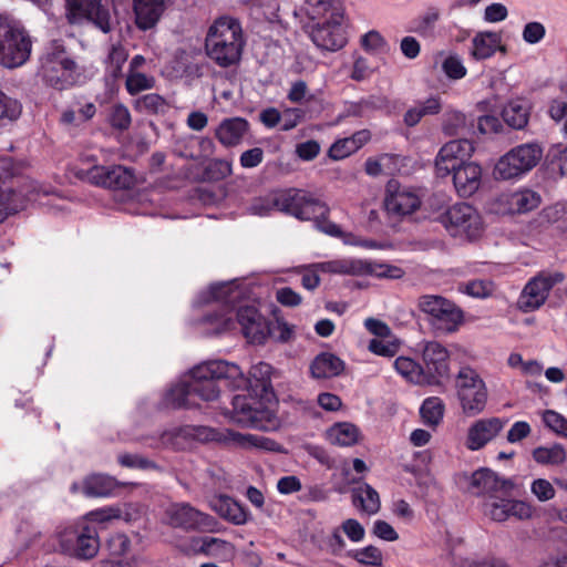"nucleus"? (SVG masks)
I'll return each mask as SVG.
<instances>
[{"label": "nucleus", "mask_w": 567, "mask_h": 567, "mask_svg": "<svg viewBox=\"0 0 567 567\" xmlns=\"http://www.w3.org/2000/svg\"><path fill=\"white\" fill-rule=\"evenodd\" d=\"M165 4L158 0H134L135 22L138 29L148 30L159 20Z\"/></svg>", "instance_id": "nucleus-33"}, {"label": "nucleus", "mask_w": 567, "mask_h": 567, "mask_svg": "<svg viewBox=\"0 0 567 567\" xmlns=\"http://www.w3.org/2000/svg\"><path fill=\"white\" fill-rule=\"evenodd\" d=\"M508 18V9L504 3L492 2L483 11V20L486 23H499Z\"/></svg>", "instance_id": "nucleus-59"}, {"label": "nucleus", "mask_w": 567, "mask_h": 567, "mask_svg": "<svg viewBox=\"0 0 567 567\" xmlns=\"http://www.w3.org/2000/svg\"><path fill=\"white\" fill-rule=\"evenodd\" d=\"M302 10L311 20H319L309 31L318 48L337 51L346 45L342 29L346 10L340 0H305Z\"/></svg>", "instance_id": "nucleus-1"}, {"label": "nucleus", "mask_w": 567, "mask_h": 567, "mask_svg": "<svg viewBox=\"0 0 567 567\" xmlns=\"http://www.w3.org/2000/svg\"><path fill=\"white\" fill-rule=\"evenodd\" d=\"M21 114V104L0 91V125L17 120Z\"/></svg>", "instance_id": "nucleus-53"}, {"label": "nucleus", "mask_w": 567, "mask_h": 567, "mask_svg": "<svg viewBox=\"0 0 567 567\" xmlns=\"http://www.w3.org/2000/svg\"><path fill=\"white\" fill-rule=\"evenodd\" d=\"M422 346L423 371L429 379L427 384L436 383L449 374L450 354L447 349L436 341H426Z\"/></svg>", "instance_id": "nucleus-22"}, {"label": "nucleus", "mask_w": 567, "mask_h": 567, "mask_svg": "<svg viewBox=\"0 0 567 567\" xmlns=\"http://www.w3.org/2000/svg\"><path fill=\"white\" fill-rule=\"evenodd\" d=\"M453 186L461 197L474 195L482 185L483 171L481 165L466 162L452 174Z\"/></svg>", "instance_id": "nucleus-27"}, {"label": "nucleus", "mask_w": 567, "mask_h": 567, "mask_svg": "<svg viewBox=\"0 0 567 567\" xmlns=\"http://www.w3.org/2000/svg\"><path fill=\"white\" fill-rule=\"evenodd\" d=\"M354 152H357V150L353 141L350 137H344L336 141L331 145L329 148V156L332 159L339 161L350 156Z\"/></svg>", "instance_id": "nucleus-61"}, {"label": "nucleus", "mask_w": 567, "mask_h": 567, "mask_svg": "<svg viewBox=\"0 0 567 567\" xmlns=\"http://www.w3.org/2000/svg\"><path fill=\"white\" fill-rule=\"evenodd\" d=\"M236 317L243 334L250 343L265 342L269 332L268 324L255 307H240Z\"/></svg>", "instance_id": "nucleus-25"}, {"label": "nucleus", "mask_w": 567, "mask_h": 567, "mask_svg": "<svg viewBox=\"0 0 567 567\" xmlns=\"http://www.w3.org/2000/svg\"><path fill=\"white\" fill-rule=\"evenodd\" d=\"M66 18L70 23L87 19L105 33L111 29L110 13L101 0H66Z\"/></svg>", "instance_id": "nucleus-18"}, {"label": "nucleus", "mask_w": 567, "mask_h": 567, "mask_svg": "<svg viewBox=\"0 0 567 567\" xmlns=\"http://www.w3.org/2000/svg\"><path fill=\"white\" fill-rule=\"evenodd\" d=\"M128 53L121 44L112 45L106 58V74L112 79H118L122 75V69L127 61Z\"/></svg>", "instance_id": "nucleus-46"}, {"label": "nucleus", "mask_w": 567, "mask_h": 567, "mask_svg": "<svg viewBox=\"0 0 567 567\" xmlns=\"http://www.w3.org/2000/svg\"><path fill=\"white\" fill-rule=\"evenodd\" d=\"M114 482L111 477L94 474L87 476L82 484V493L87 497H103L111 494Z\"/></svg>", "instance_id": "nucleus-42"}, {"label": "nucleus", "mask_w": 567, "mask_h": 567, "mask_svg": "<svg viewBox=\"0 0 567 567\" xmlns=\"http://www.w3.org/2000/svg\"><path fill=\"white\" fill-rule=\"evenodd\" d=\"M542 420L547 429L556 435L567 439V417L555 410H545Z\"/></svg>", "instance_id": "nucleus-52"}, {"label": "nucleus", "mask_w": 567, "mask_h": 567, "mask_svg": "<svg viewBox=\"0 0 567 567\" xmlns=\"http://www.w3.org/2000/svg\"><path fill=\"white\" fill-rule=\"evenodd\" d=\"M456 394L466 416L482 413L486 406L488 392L484 380L470 367L460 369L456 375Z\"/></svg>", "instance_id": "nucleus-11"}, {"label": "nucleus", "mask_w": 567, "mask_h": 567, "mask_svg": "<svg viewBox=\"0 0 567 567\" xmlns=\"http://www.w3.org/2000/svg\"><path fill=\"white\" fill-rule=\"evenodd\" d=\"M327 207L319 199L313 198L308 193L303 192V199L300 203L297 218L299 219H312L324 216Z\"/></svg>", "instance_id": "nucleus-48"}, {"label": "nucleus", "mask_w": 567, "mask_h": 567, "mask_svg": "<svg viewBox=\"0 0 567 567\" xmlns=\"http://www.w3.org/2000/svg\"><path fill=\"white\" fill-rule=\"evenodd\" d=\"M155 86V79L140 71L128 70L125 81V87L128 94L136 95L142 91L151 90Z\"/></svg>", "instance_id": "nucleus-47"}, {"label": "nucleus", "mask_w": 567, "mask_h": 567, "mask_svg": "<svg viewBox=\"0 0 567 567\" xmlns=\"http://www.w3.org/2000/svg\"><path fill=\"white\" fill-rule=\"evenodd\" d=\"M445 404L442 399L431 396L423 401L420 408V414L425 425L435 429L443 420Z\"/></svg>", "instance_id": "nucleus-41"}, {"label": "nucleus", "mask_w": 567, "mask_h": 567, "mask_svg": "<svg viewBox=\"0 0 567 567\" xmlns=\"http://www.w3.org/2000/svg\"><path fill=\"white\" fill-rule=\"evenodd\" d=\"M420 193L409 186H401L391 181L386 186L384 206L389 214L406 216L416 212L421 206Z\"/></svg>", "instance_id": "nucleus-17"}, {"label": "nucleus", "mask_w": 567, "mask_h": 567, "mask_svg": "<svg viewBox=\"0 0 567 567\" xmlns=\"http://www.w3.org/2000/svg\"><path fill=\"white\" fill-rule=\"evenodd\" d=\"M442 70L452 80H460L466 75V68L457 54L446 55L442 61Z\"/></svg>", "instance_id": "nucleus-56"}, {"label": "nucleus", "mask_w": 567, "mask_h": 567, "mask_svg": "<svg viewBox=\"0 0 567 567\" xmlns=\"http://www.w3.org/2000/svg\"><path fill=\"white\" fill-rule=\"evenodd\" d=\"M276 210L274 194L255 198L248 206V213L255 216H267Z\"/></svg>", "instance_id": "nucleus-58"}, {"label": "nucleus", "mask_w": 567, "mask_h": 567, "mask_svg": "<svg viewBox=\"0 0 567 567\" xmlns=\"http://www.w3.org/2000/svg\"><path fill=\"white\" fill-rule=\"evenodd\" d=\"M134 107L142 113L158 114L166 111L167 103L161 95L150 93L135 100Z\"/></svg>", "instance_id": "nucleus-49"}, {"label": "nucleus", "mask_w": 567, "mask_h": 567, "mask_svg": "<svg viewBox=\"0 0 567 567\" xmlns=\"http://www.w3.org/2000/svg\"><path fill=\"white\" fill-rule=\"evenodd\" d=\"M400 342L398 340L389 341L381 339H372L369 343V350L374 354L382 357H393L399 351Z\"/></svg>", "instance_id": "nucleus-60"}, {"label": "nucleus", "mask_w": 567, "mask_h": 567, "mask_svg": "<svg viewBox=\"0 0 567 567\" xmlns=\"http://www.w3.org/2000/svg\"><path fill=\"white\" fill-rule=\"evenodd\" d=\"M540 195L526 187L498 194L488 204L491 213L496 215L527 214L539 207Z\"/></svg>", "instance_id": "nucleus-14"}, {"label": "nucleus", "mask_w": 567, "mask_h": 567, "mask_svg": "<svg viewBox=\"0 0 567 567\" xmlns=\"http://www.w3.org/2000/svg\"><path fill=\"white\" fill-rule=\"evenodd\" d=\"M298 272L302 276L301 284L303 288L313 290L320 285L319 272L321 270L316 267V264L300 266Z\"/></svg>", "instance_id": "nucleus-62"}, {"label": "nucleus", "mask_w": 567, "mask_h": 567, "mask_svg": "<svg viewBox=\"0 0 567 567\" xmlns=\"http://www.w3.org/2000/svg\"><path fill=\"white\" fill-rule=\"evenodd\" d=\"M533 460L544 466H560L567 461V452L560 443L538 446L532 452Z\"/></svg>", "instance_id": "nucleus-39"}, {"label": "nucleus", "mask_w": 567, "mask_h": 567, "mask_svg": "<svg viewBox=\"0 0 567 567\" xmlns=\"http://www.w3.org/2000/svg\"><path fill=\"white\" fill-rule=\"evenodd\" d=\"M86 178L94 185L113 189H128L135 183L133 172L122 165L93 166L86 172Z\"/></svg>", "instance_id": "nucleus-20"}, {"label": "nucleus", "mask_w": 567, "mask_h": 567, "mask_svg": "<svg viewBox=\"0 0 567 567\" xmlns=\"http://www.w3.org/2000/svg\"><path fill=\"white\" fill-rule=\"evenodd\" d=\"M474 145L468 140H453L445 143L434 159V171L437 177L444 178L453 174L474 153Z\"/></svg>", "instance_id": "nucleus-15"}, {"label": "nucleus", "mask_w": 567, "mask_h": 567, "mask_svg": "<svg viewBox=\"0 0 567 567\" xmlns=\"http://www.w3.org/2000/svg\"><path fill=\"white\" fill-rule=\"evenodd\" d=\"M362 49L373 55L388 52L389 44L384 37L377 30H370L360 38Z\"/></svg>", "instance_id": "nucleus-50"}, {"label": "nucleus", "mask_w": 567, "mask_h": 567, "mask_svg": "<svg viewBox=\"0 0 567 567\" xmlns=\"http://www.w3.org/2000/svg\"><path fill=\"white\" fill-rule=\"evenodd\" d=\"M353 505L368 515L377 514L381 503L378 492L369 484L358 486L352 491Z\"/></svg>", "instance_id": "nucleus-37"}, {"label": "nucleus", "mask_w": 567, "mask_h": 567, "mask_svg": "<svg viewBox=\"0 0 567 567\" xmlns=\"http://www.w3.org/2000/svg\"><path fill=\"white\" fill-rule=\"evenodd\" d=\"M530 491L539 502H547L555 496L554 486L545 478H537L533 481Z\"/></svg>", "instance_id": "nucleus-64"}, {"label": "nucleus", "mask_w": 567, "mask_h": 567, "mask_svg": "<svg viewBox=\"0 0 567 567\" xmlns=\"http://www.w3.org/2000/svg\"><path fill=\"white\" fill-rule=\"evenodd\" d=\"M183 432L192 440L208 443L216 442L229 447L243 450L279 451V444L264 435L240 433L230 429H215L205 425H185Z\"/></svg>", "instance_id": "nucleus-4"}, {"label": "nucleus", "mask_w": 567, "mask_h": 567, "mask_svg": "<svg viewBox=\"0 0 567 567\" xmlns=\"http://www.w3.org/2000/svg\"><path fill=\"white\" fill-rule=\"evenodd\" d=\"M200 542V549L207 555L225 559L233 558L235 555L234 545L227 540L216 537H204Z\"/></svg>", "instance_id": "nucleus-44"}, {"label": "nucleus", "mask_w": 567, "mask_h": 567, "mask_svg": "<svg viewBox=\"0 0 567 567\" xmlns=\"http://www.w3.org/2000/svg\"><path fill=\"white\" fill-rule=\"evenodd\" d=\"M417 308L427 316L430 326L440 333H453L464 322L462 309L442 296H421L417 299Z\"/></svg>", "instance_id": "nucleus-8"}, {"label": "nucleus", "mask_w": 567, "mask_h": 567, "mask_svg": "<svg viewBox=\"0 0 567 567\" xmlns=\"http://www.w3.org/2000/svg\"><path fill=\"white\" fill-rule=\"evenodd\" d=\"M76 64L60 41H52L40 60L39 75L52 87L63 90L74 83Z\"/></svg>", "instance_id": "nucleus-6"}, {"label": "nucleus", "mask_w": 567, "mask_h": 567, "mask_svg": "<svg viewBox=\"0 0 567 567\" xmlns=\"http://www.w3.org/2000/svg\"><path fill=\"white\" fill-rule=\"evenodd\" d=\"M32 41L20 24L0 14V64L18 68L24 64L31 54Z\"/></svg>", "instance_id": "nucleus-7"}, {"label": "nucleus", "mask_w": 567, "mask_h": 567, "mask_svg": "<svg viewBox=\"0 0 567 567\" xmlns=\"http://www.w3.org/2000/svg\"><path fill=\"white\" fill-rule=\"evenodd\" d=\"M327 439L333 445L352 446L359 442L360 430L350 422L336 423L327 431Z\"/></svg>", "instance_id": "nucleus-35"}, {"label": "nucleus", "mask_w": 567, "mask_h": 567, "mask_svg": "<svg viewBox=\"0 0 567 567\" xmlns=\"http://www.w3.org/2000/svg\"><path fill=\"white\" fill-rule=\"evenodd\" d=\"M302 199L303 190L290 189L274 194L276 210L285 212L296 217Z\"/></svg>", "instance_id": "nucleus-43"}, {"label": "nucleus", "mask_w": 567, "mask_h": 567, "mask_svg": "<svg viewBox=\"0 0 567 567\" xmlns=\"http://www.w3.org/2000/svg\"><path fill=\"white\" fill-rule=\"evenodd\" d=\"M189 375L194 400L199 398L203 401H214L219 396L217 380H226L230 388L244 382L239 365L225 360L203 362L193 368Z\"/></svg>", "instance_id": "nucleus-3"}, {"label": "nucleus", "mask_w": 567, "mask_h": 567, "mask_svg": "<svg viewBox=\"0 0 567 567\" xmlns=\"http://www.w3.org/2000/svg\"><path fill=\"white\" fill-rule=\"evenodd\" d=\"M241 378L244 382L240 385H233V389L247 390L256 398L267 395L271 389V365L258 362L251 367L248 377L241 371Z\"/></svg>", "instance_id": "nucleus-28"}, {"label": "nucleus", "mask_w": 567, "mask_h": 567, "mask_svg": "<svg viewBox=\"0 0 567 567\" xmlns=\"http://www.w3.org/2000/svg\"><path fill=\"white\" fill-rule=\"evenodd\" d=\"M316 267L320 269L321 272L332 275L371 276L380 279H400L405 274L402 268L394 265L354 258L316 262Z\"/></svg>", "instance_id": "nucleus-9"}, {"label": "nucleus", "mask_w": 567, "mask_h": 567, "mask_svg": "<svg viewBox=\"0 0 567 567\" xmlns=\"http://www.w3.org/2000/svg\"><path fill=\"white\" fill-rule=\"evenodd\" d=\"M441 221L453 236H464L470 239L482 234L483 221L478 212L466 203L451 206L442 216Z\"/></svg>", "instance_id": "nucleus-13"}, {"label": "nucleus", "mask_w": 567, "mask_h": 567, "mask_svg": "<svg viewBox=\"0 0 567 567\" xmlns=\"http://www.w3.org/2000/svg\"><path fill=\"white\" fill-rule=\"evenodd\" d=\"M109 122L111 126L115 130H127L132 123V117L128 109L122 103L113 105L110 110Z\"/></svg>", "instance_id": "nucleus-54"}, {"label": "nucleus", "mask_w": 567, "mask_h": 567, "mask_svg": "<svg viewBox=\"0 0 567 567\" xmlns=\"http://www.w3.org/2000/svg\"><path fill=\"white\" fill-rule=\"evenodd\" d=\"M543 157V148L537 143H524L511 148L494 165L496 181H517L529 173Z\"/></svg>", "instance_id": "nucleus-5"}, {"label": "nucleus", "mask_w": 567, "mask_h": 567, "mask_svg": "<svg viewBox=\"0 0 567 567\" xmlns=\"http://www.w3.org/2000/svg\"><path fill=\"white\" fill-rule=\"evenodd\" d=\"M204 322L209 327L207 331L213 334H219L235 328V321L229 309L219 315H209Z\"/></svg>", "instance_id": "nucleus-51"}, {"label": "nucleus", "mask_w": 567, "mask_h": 567, "mask_svg": "<svg viewBox=\"0 0 567 567\" xmlns=\"http://www.w3.org/2000/svg\"><path fill=\"white\" fill-rule=\"evenodd\" d=\"M49 193L33 183L17 192L13 189H3L0 192V208L6 209V217L14 214L25 207L27 202H40L41 195Z\"/></svg>", "instance_id": "nucleus-26"}, {"label": "nucleus", "mask_w": 567, "mask_h": 567, "mask_svg": "<svg viewBox=\"0 0 567 567\" xmlns=\"http://www.w3.org/2000/svg\"><path fill=\"white\" fill-rule=\"evenodd\" d=\"M249 123L243 117L225 118L215 131L216 138L225 146L238 145L248 132Z\"/></svg>", "instance_id": "nucleus-32"}, {"label": "nucleus", "mask_w": 567, "mask_h": 567, "mask_svg": "<svg viewBox=\"0 0 567 567\" xmlns=\"http://www.w3.org/2000/svg\"><path fill=\"white\" fill-rule=\"evenodd\" d=\"M513 488L511 481L501 480L494 472L481 468L467 478V491L477 496L492 497L495 494H505Z\"/></svg>", "instance_id": "nucleus-23"}, {"label": "nucleus", "mask_w": 567, "mask_h": 567, "mask_svg": "<svg viewBox=\"0 0 567 567\" xmlns=\"http://www.w3.org/2000/svg\"><path fill=\"white\" fill-rule=\"evenodd\" d=\"M565 280V275L558 270H542L529 278L522 289L517 306L523 312H533L543 307L551 289Z\"/></svg>", "instance_id": "nucleus-12"}, {"label": "nucleus", "mask_w": 567, "mask_h": 567, "mask_svg": "<svg viewBox=\"0 0 567 567\" xmlns=\"http://www.w3.org/2000/svg\"><path fill=\"white\" fill-rule=\"evenodd\" d=\"M484 513L495 522H505L512 516L528 519L533 516L534 509L523 501L504 498L495 494L485 502Z\"/></svg>", "instance_id": "nucleus-21"}, {"label": "nucleus", "mask_w": 567, "mask_h": 567, "mask_svg": "<svg viewBox=\"0 0 567 567\" xmlns=\"http://www.w3.org/2000/svg\"><path fill=\"white\" fill-rule=\"evenodd\" d=\"M61 550L79 559H91L99 553L97 532L86 519L78 520L59 533Z\"/></svg>", "instance_id": "nucleus-10"}, {"label": "nucleus", "mask_w": 567, "mask_h": 567, "mask_svg": "<svg viewBox=\"0 0 567 567\" xmlns=\"http://www.w3.org/2000/svg\"><path fill=\"white\" fill-rule=\"evenodd\" d=\"M352 557L360 564L367 566H380L382 564V553L378 547L367 546L361 549H355Z\"/></svg>", "instance_id": "nucleus-57"}, {"label": "nucleus", "mask_w": 567, "mask_h": 567, "mask_svg": "<svg viewBox=\"0 0 567 567\" xmlns=\"http://www.w3.org/2000/svg\"><path fill=\"white\" fill-rule=\"evenodd\" d=\"M546 34V29L543 23L533 21L524 25L522 37L528 44L539 43Z\"/></svg>", "instance_id": "nucleus-63"}, {"label": "nucleus", "mask_w": 567, "mask_h": 567, "mask_svg": "<svg viewBox=\"0 0 567 567\" xmlns=\"http://www.w3.org/2000/svg\"><path fill=\"white\" fill-rule=\"evenodd\" d=\"M246 40L240 22L224 16L214 21L205 39L206 55L220 68L239 64Z\"/></svg>", "instance_id": "nucleus-2"}, {"label": "nucleus", "mask_w": 567, "mask_h": 567, "mask_svg": "<svg viewBox=\"0 0 567 567\" xmlns=\"http://www.w3.org/2000/svg\"><path fill=\"white\" fill-rule=\"evenodd\" d=\"M166 518L176 528L213 530L214 518L199 512L187 503L173 504L166 511Z\"/></svg>", "instance_id": "nucleus-19"}, {"label": "nucleus", "mask_w": 567, "mask_h": 567, "mask_svg": "<svg viewBox=\"0 0 567 567\" xmlns=\"http://www.w3.org/2000/svg\"><path fill=\"white\" fill-rule=\"evenodd\" d=\"M344 362L331 352L317 354L310 363V375L316 380H326L340 375L344 371Z\"/></svg>", "instance_id": "nucleus-29"}, {"label": "nucleus", "mask_w": 567, "mask_h": 567, "mask_svg": "<svg viewBox=\"0 0 567 567\" xmlns=\"http://www.w3.org/2000/svg\"><path fill=\"white\" fill-rule=\"evenodd\" d=\"M506 420L487 417L475 421L467 430L465 446L478 451L493 441L504 429Z\"/></svg>", "instance_id": "nucleus-24"}, {"label": "nucleus", "mask_w": 567, "mask_h": 567, "mask_svg": "<svg viewBox=\"0 0 567 567\" xmlns=\"http://www.w3.org/2000/svg\"><path fill=\"white\" fill-rule=\"evenodd\" d=\"M530 103L524 99L509 101L502 111L505 123L514 130L524 128L529 120Z\"/></svg>", "instance_id": "nucleus-34"}, {"label": "nucleus", "mask_w": 567, "mask_h": 567, "mask_svg": "<svg viewBox=\"0 0 567 567\" xmlns=\"http://www.w3.org/2000/svg\"><path fill=\"white\" fill-rule=\"evenodd\" d=\"M243 296L237 280L227 282H217L210 285L207 290L200 292L198 300L200 303H208L212 301H219L224 303H235Z\"/></svg>", "instance_id": "nucleus-30"}, {"label": "nucleus", "mask_w": 567, "mask_h": 567, "mask_svg": "<svg viewBox=\"0 0 567 567\" xmlns=\"http://www.w3.org/2000/svg\"><path fill=\"white\" fill-rule=\"evenodd\" d=\"M247 395H235L233 399V410L229 412V420L243 427H254L266 430L267 423L271 419V413L264 408L255 398Z\"/></svg>", "instance_id": "nucleus-16"}, {"label": "nucleus", "mask_w": 567, "mask_h": 567, "mask_svg": "<svg viewBox=\"0 0 567 567\" xmlns=\"http://www.w3.org/2000/svg\"><path fill=\"white\" fill-rule=\"evenodd\" d=\"M496 50L506 52L502 45V35L495 31L477 32L472 39L471 55L475 60H485L491 58Z\"/></svg>", "instance_id": "nucleus-31"}, {"label": "nucleus", "mask_w": 567, "mask_h": 567, "mask_svg": "<svg viewBox=\"0 0 567 567\" xmlns=\"http://www.w3.org/2000/svg\"><path fill=\"white\" fill-rule=\"evenodd\" d=\"M216 509L221 517L235 525H244L248 519L247 513L243 507L229 497L220 498Z\"/></svg>", "instance_id": "nucleus-45"}, {"label": "nucleus", "mask_w": 567, "mask_h": 567, "mask_svg": "<svg viewBox=\"0 0 567 567\" xmlns=\"http://www.w3.org/2000/svg\"><path fill=\"white\" fill-rule=\"evenodd\" d=\"M165 404L167 406L177 408H196L198 402L194 400L190 380L187 382H178L173 385L165 394Z\"/></svg>", "instance_id": "nucleus-36"}, {"label": "nucleus", "mask_w": 567, "mask_h": 567, "mask_svg": "<svg viewBox=\"0 0 567 567\" xmlns=\"http://www.w3.org/2000/svg\"><path fill=\"white\" fill-rule=\"evenodd\" d=\"M441 109L442 104L440 99L431 96L410 107L404 114V123L405 125L413 127L419 124L424 116L440 113Z\"/></svg>", "instance_id": "nucleus-38"}, {"label": "nucleus", "mask_w": 567, "mask_h": 567, "mask_svg": "<svg viewBox=\"0 0 567 567\" xmlns=\"http://www.w3.org/2000/svg\"><path fill=\"white\" fill-rule=\"evenodd\" d=\"M393 365L396 372L408 381L415 384H427L429 379H426L423 368L413 359L399 357L395 359Z\"/></svg>", "instance_id": "nucleus-40"}, {"label": "nucleus", "mask_w": 567, "mask_h": 567, "mask_svg": "<svg viewBox=\"0 0 567 567\" xmlns=\"http://www.w3.org/2000/svg\"><path fill=\"white\" fill-rule=\"evenodd\" d=\"M183 430H185V426L173 427L165 431L161 436L162 444L173 449H185L192 441V436L186 435Z\"/></svg>", "instance_id": "nucleus-55"}]
</instances>
